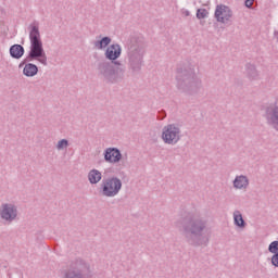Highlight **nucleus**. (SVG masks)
Wrapping results in <instances>:
<instances>
[{
    "mask_svg": "<svg viewBox=\"0 0 278 278\" xmlns=\"http://www.w3.org/2000/svg\"><path fill=\"white\" fill-rule=\"evenodd\" d=\"M214 18L222 25H229L233 21V10L226 4H217L215 7Z\"/></svg>",
    "mask_w": 278,
    "mask_h": 278,
    "instance_id": "9b49d317",
    "label": "nucleus"
},
{
    "mask_svg": "<svg viewBox=\"0 0 278 278\" xmlns=\"http://www.w3.org/2000/svg\"><path fill=\"white\" fill-rule=\"evenodd\" d=\"M177 88L180 92H187V94H194L201 90V78L197 76L193 68L178 67L176 74Z\"/></svg>",
    "mask_w": 278,
    "mask_h": 278,
    "instance_id": "39448f33",
    "label": "nucleus"
},
{
    "mask_svg": "<svg viewBox=\"0 0 278 278\" xmlns=\"http://www.w3.org/2000/svg\"><path fill=\"white\" fill-rule=\"evenodd\" d=\"M111 43L112 38L109 36L102 38L101 36H99L97 37V40L92 42L94 49H97L98 51H103V49H108Z\"/></svg>",
    "mask_w": 278,
    "mask_h": 278,
    "instance_id": "4468645a",
    "label": "nucleus"
},
{
    "mask_svg": "<svg viewBox=\"0 0 278 278\" xmlns=\"http://www.w3.org/2000/svg\"><path fill=\"white\" fill-rule=\"evenodd\" d=\"M161 140L164 144L175 147L181 140V127L179 124H167L162 128Z\"/></svg>",
    "mask_w": 278,
    "mask_h": 278,
    "instance_id": "6e6552de",
    "label": "nucleus"
},
{
    "mask_svg": "<svg viewBox=\"0 0 278 278\" xmlns=\"http://www.w3.org/2000/svg\"><path fill=\"white\" fill-rule=\"evenodd\" d=\"M63 278H92L90 263L78 258L63 273Z\"/></svg>",
    "mask_w": 278,
    "mask_h": 278,
    "instance_id": "0eeeda50",
    "label": "nucleus"
},
{
    "mask_svg": "<svg viewBox=\"0 0 278 278\" xmlns=\"http://www.w3.org/2000/svg\"><path fill=\"white\" fill-rule=\"evenodd\" d=\"M144 55H147V45L138 37H131L126 46V64L132 75H139L144 66Z\"/></svg>",
    "mask_w": 278,
    "mask_h": 278,
    "instance_id": "20e7f679",
    "label": "nucleus"
},
{
    "mask_svg": "<svg viewBox=\"0 0 278 278\" xmlns=\"http://www.w3.org/2000/svg\"><path fill=\"white\" fill-rule=\"evenodd\" d=\"M0 219L5 225H12L18 220V206L12 202H2L0 204Z\"/></svg>",
    "mask_w": 278,
    "mask_h": 278,
    "instance_id": "9d476101",
    "label": "nucleus"
},
{
    "mask_svg": "<svg viewBox=\"0 0 278 278\" xmlns=\"http://www.w3.org/2000/svg\"><path fill=\"white\" fill-rule=\"evenodd\" d=\"M28 38L30 42L27 56L20 63L18 68H23V75L25 77H36L38 75V65L31 63L34 61L39 62L42 66H48L47 52L42 46V37L40 36V23L34 21L28 26Z\"/></svg>",
    "mask_w": 278,
    "mask_h": 278,
    "instance_id": "f03ea898",
    "label": "nucleus"
},
{
    "mask_svg": "<svg viewBox=\"0 0 278 278\" xmlns=\"http://www.w3.org/2000/svg\"><path fill=\"white\" fill-rule=\"evenodd\" d=\"M253 3H255V0H245L244 1L245 8H249L250 10H251V8H253Z\"/></svg>",
    "mask_w": 278,
    "mask_h": 278,
    "instance_id": "b1692460",
    "label": "nucleus"
},
{
    "mask_svg": "<svg viewBox=\"0 0 278 278\" xmlns=\"http://www.w3.org/2000/svg\"><path fill=\"white\" fill-rule=\"evenodd\" d=\"M251 185V180L247 175H237L232 181V187L235 190H249V186Z\"/></svg>",
    "mask_w": 278,
    "mask_h": 278,
    "instance_id": "ddd939ff",
    "label": "nucleus"
},
{
    "mask_svg": "<svg viewBox=\"0 0 278 278\" xmlns=\"http://www.w3.org/2000/svg\"><path fill=\"white\" fill-rule=\"evenodd\" d=\"M177 227L190 247H207V219L198 211L184 212L177 222Z\"/></svg>",
    "mask_w": 278,
    "mask_h": 278,
    "instance_id": "f257e3e1",
    "label": "nucleus"
},
{
    "mask_svg": "<svg viewBox=\"0 0 278 278\" xmlns=\"http://www.w3.org/2000/svg\"><path fill=\"white\" fill-rule=\"evenodd\" d=\"M262 112L266 125L275 131H278V98L273 102L266 103L262 108Z\"/></svg>",
    "mask_w": 278,
    "mask_h": 278,
    "instance_id": "1a4fd4ad",
    "label": "nucleus"
},
{
    "mask_svg": "<svg viewBox=\"0 0 278 278\" xmlns=\"http://www.w3.org/2000/svg\"><path fill=\"white\" fill-rule=\"evenodd\" d=\"M232 216L236 227H239V229H244V227H247V222H244V218L242 217V213L240 211H235Z\"/></svg>",
    "mask_w": 278,
    "mask_h": 278,
    "instance_id": "a211bd4d",
    "label": "nucleus"
},
{
    "mask_svg": "<svg viewBox=\"0 0 278 278\" xmlns=\"http://www.w3.org/2000/svg\"><path fill=\"white\" fill-rule=\"evenodd\" d=\"M268 251L269 253H273V255L278 253V241H273L269 245H268Z\"/></svg>",
    "mask_w": 278,
    "mask_h": 278,
    "instance_id": "412c9836",
    "label": "nucleus"
},
{
    "mask_svg": "<svg viewBox=\"0 0 278 278\" xmlns=\"http://www.w3.org/2000/svg\"><path fill=\"white\" fill-rule=\"evenodd\" d=\"M123 55V47L119 43L110 45L104 52V56L109 61H102L98 64V75L106 84H121L125 79V66L118 60Z\"/></svg>",
    "mask_w": 278,
    "mask_h": 278,
    "instance_id": "7ed1b4c3",
    "label": "nucleus"
},
{
    "mask_svg": "<svg viewBox=\"0 0 278 278\" xmlns=\"http://www.w3.org/2000/svg\"><path fill=\"white\" fill-rule=\"evenodd\" d=\"M245 75L250 81H257V79H260V72L257 71V67L251 63L245 65Z\"/></svg>",
    "mask_w": 278,
    "mask_h": 278,
    "instance_id": "dca6fc26",
    "label": "nucleus"
},
{
    "mask_svg": "<svg viewBox=\"0 0 278 278\" xmlns=\"http://www.w3.org/2000/svg\"><path fill=\"white\" fill-rule=\"evenodd\" d=\"M180 12H181L182 16H186V17L190 16V12L188 11V9H181Z\"/></svg>",
    "mask_w": 278,
    "mask_h": 278,
    "instance_id": "393cba45",
    "label": "nucleus"
},
{
    "mask_svg": "<svg viewBox=\"0 0 278 278\" xmlns=\"http://www.w3.org/2000/svg\"><path fill=\"white\" fill-rule=\"evenodd\" d=\"M9 53L13 60H21L25 55V48L18 43L10 47Z\"/></svg>",
    "mask_w": 278,
    "mask_h": 278,
    "instance_id": "2eb2a0df",
    "label": "nucleus"
},
{
    "mask_svg": "<svg viewBox=\"0 0 278 278\" xmlns=\"http://www.w3.org/2000/svg\"><path fill=\"white\" fill-rule=\"evenodd\" d=\"M58 151H64V149H68V141L66 139H61L56 143Z\"/></svg>",
    "mask_w": 278,
    "mask_h": 278,
    "instance_id": "aec40b11",
    "label": "nucleus"
},
{
    "mask_svg": "<svg viewBox=\"0 0 278 278\" xmlns=\"http://www.w3.org/2000/svg\"><path fill=\"white\" fill-rule=\"evenodd\" d=\"M99 190L102 197L114 199V197H118L121 190H123V180L116 176L103 178Z\"/></svg>",
    "mask_w": 278,
    "mask_h": 278,
    "instance_id": "423d86ee",
    "label": "nucleus"
},
{
    "mask_svg": "<svg viewBox=\"0 0 278 278\" xmlns=\"http://www.w3.org/2000/svg\"><path fill=\"white\" fill-rule=\"evenodd\" d=\"M103 155L104 162H108V164H118L123 160V153L118 148H106Z\"/></svg>",
    "mask_w": 278,
    "mask_h": 278,
    "instance_id": "f8f14e48",
    "label": "nucleus"
},
{
    "mask_svg": "<svg viewBox=\"0 0 278 278\" xmlns=\"http://www.w3.org/2000/svg\"><path fill=\"white\" fill-rule=\"evenodd\" d=\"M271 264L275 266V268H278V253L271 256Z\"/></svg>",
    "mask_w": 278,
    "mask_h": 278,
    "instance_id": "5701e85b",
    "label": "nucleus"
},
{
    "mask_svg": "<svg viewBox=\"0 0 278 278\" xmlns=\"http://www.w3.org/2000/svg\"><path fill=\"white\" fill-rule=\"evenodd\" d=\"M195 16L201 21L203 18H207L210 16V12L206 9H198Z\"/></svg>",
    "mask_w": 278,
    "mask_h": 278,
    "instance_id": "6ab92c4d",
    "label": "nucleus"
},
{
    "mask_svg": "<svg viewBox=\"0 0 278 278\" xmlns=\"http://www.w3.org/2000/svg\"><path fill=\"white\" fill-rule=\"evenodd\" d=\"M156 118H157V121H164V118H166V111H164V110L159 111Z\"/></svg>",
    "mask_w": 278,
    "mask_h": 278,
    "instance_id": "4be33fe9",
    "label": "nucleus"
},
{
    "mask_svg": "<svg viewBox=\"0 0 278 278\" xmlns=\"http://www.w3.org/2000/svg\"><path fill=\"white\" fill-rule=\"evenodd\" d=\"M88 181L91 184V186H96L103 179V174L99 169H91L88 173Z\"/></svg>",
    "mask_w": 278,
    "mask_h": 278,
    "instance_id": "f3484780",
    "label": "nucleus"
}]
</instances>
